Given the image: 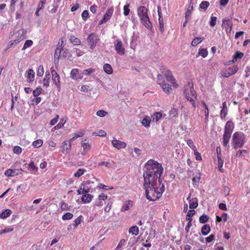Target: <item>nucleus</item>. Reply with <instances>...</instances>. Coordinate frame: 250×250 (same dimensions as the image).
Returning a JSON list of instances; mask_svg holds the SVG:
<instances>
[{
	"label": "nucleus",
	"mask_w": 250,
	"mask_h": 250,
	"mask_svg": "<svg viewBox=\"0 0 250 250\" xmlns=\"http://www.w3.org/2000/svg\"><path fill=\"white\" fill-rule=\"evenodd\" d=\"M144 171V187L146 197L149 201H155L161 197L165 190L160 177L163 168L161 164L151 159L145 164Z\"/></svg>",
	"instance_id": "nucleus-1"
},
{
	"label": "nucleus",
	"mask_w": 250,
	"mask_h": 250,
	"mask_svg": "<svg viewBox=\"0 0 250 250\" xmlns=\"http://www.w3.org/2000/svg\"><path fill=\"white\" fill-rule=\"evenodd\" d=\"M137 15L142 24L147 29H151L152 26L148 15L147 9L144 6L139 7L137 9Z\"/></svg>",
	"instance_id": "nucleus-2"
},
{
	"label": "nucleus",
	"mask_w": 250,
	"mask_h": 250,
	"mask_svg": "<svg viewBox=\"0 0 250 250\" xmlns=\"http://www.w3.org/2000/svg\"><path fill=\"white\" fill-rule=\"evenodd\" d=\"M184 93L187 100L190 102L192 106L196 107L195 99L197 98V95L193 89V85L192 83H188L184 87Z\"/></svg>",
	"instance_id": "nucleus-3"
},
{
	"label": "nucleus",
	"mask_w": 250,
	"mask_h": 250,
	"mask_svg": "<svg viewBox=\"0 0 250 250\" xmlns=\"http://www.w3.org/2000/svg\"><path fill=\"white\" fill-rule=\"evenodd\" d=\"M246 141L245 134L242 132H235L232 135L231 145L235 149L241 148Z\"/></svg>",
	"instance_id": "nucleus-4"
},
{
	"label": "nucleus",
	"mask_w": 250,
	"mask_h": 250,
	"mask_svg": "<svg viewBox=\"0 0 250 250\" xmlns=\"http://www.w3.org/2000/svg\"><path fill=\"white\" fill-rule=\"evenodd\" d=\"M100 38L95 33H91L87 37V42L89 48L93 50L96 46L97 43L100 41Z\"/></svg>",
	"instance_id": "nucleus-5"
},
{
	"label": "nucleus",
	"mask_w": 250,
	"mask_h": 250,
	"mask_svg": "<svg viewBox=\"0 0 250 250\" xmlns=\"http://www.w3.org/2000/svg\"><path fill=\"white\" fill-rule=\"evenodd\" d=\"M113 43L115 50L117 54L121 56L124 55L125 50L122 41L120 39H117Z\"/></svg>",
	"instance_id": "nucleus-6"
},
{
	"label": "nucleus",
	"mask_w": 250,
	"mask_h": 250,
	"mask_svg": "<svg viewBox=\"0 0 250 250\" xmlns=\"http://www.w3.org/2000/svg\"><path fill=\"white\" fill-rule=\"evenodd\" d=\"M238 70V67L237 65H234L229 67L227 69H224L221 72V75L225 77L228 78L229 76L235 74Z\"/></svg>",
	"instance_id": "nucleus-7"
},
{
	"label": "nucleus",
	"mask_w": 250,
	"mask_h": 250,
	"mask_svg": "<svg viewBox=\"0 0 250 250\" xmlns=\"http://www.w3.org/2000/svg\"><path fill=\"white\" fill-rule=\"evenodd\" d=\"M70 77L75 81L82 80L83 78L82 71L77 68L72 69L70 71Z\"/></svg>",
	"instance_id": "nucleus-8"
},
{
	"label": "nucleus",
	"mask_w": 250,
	"mask_h": 250,
	"mask_svg": "<svg viewBox=\"0 0 250 250\" xmlns=\"http://www.w3.org/2000/svg\"><path fill=\"white\" fill-rule=\"evenodd\" d=\"M18 34L20 37H18V39L11 41L8 45V48L11 47L13 45H17L25 38L24 36V32L23 29L19 30Z\"/></svg>",
	"instance_id": "nucleus-9"
},
{
	"label": "nucleus",
	"mask_w": 250,
	"mask_h": 250,
	"mask_svg": "<svg viewBox=\"0 0 250 250\" xmlns=\"http://www.w3.org/2000/svg\"><path fill=\"white\" fill-rule=\"evenodd\" d=\"M222 26L226 30V32L230 33L232 27V22L230 19H223Z\"/></svg>",
	"instance_id": "nucleus-10"
},
{
	"label": "nucleus",
	"mask_w": 250,
	"mask_h": 250,
	"mask_svg": "<svg viewBox=\"0 0 250 250\" xmlns=\"http://www.w3.org/2000/svg\"><path fill=\"white\" fill-rule=\"evenodd\" d=\"M23 171L22 168L20 169H8L5 172L4 175L7 177H14L17 176Z\"/></svg>",
	"instance_id": "nucleus-11"
},
{
	"label": "nucleus",
	"mask_w": 250,
	"mask_h": 250,
	"mask_svg": "<svg viewBox=\"0 0 250 250\" xmlns=\"http://www.w3.org/2000/svg\"><path fill=\"white\" fill-rule=\"evenodd\" d=\"M163 75L166 78L167 81L171 83L174 87H177V84L176 83L175 79L174 77L172 75V73L170 71L167 70L163 71Z\"/></svg>",
	"instance_id": "nucleus-12"
},
{
	"label": "nucleus",
	"mask_w": 250,
	"mask_h": 250,
	"mask_svg": "<svg viewBox=\"0 0 250 250\" xmlns=\"http://www.w3.org/2000/svg\"><path fill=\"white\" fill-rule=\"evenodd\" d=\"M72 141H64L62 144V152L63 154H67L69 153L71 149V142Z\"/></svg>",
	"instance_id": "nucleus-13"
},
{
	"label": "nucleus",
	"mask_w": 250,
	"mask_h": 250,
	"mask_svg": "<svg viewBox=\"0 0 250 250\" xmlns=\"http://www.w3.org/2000/svg\"><path fill=\"white\" fill-rule=\"evenodd\" d=\"M51 72L52 74V80L54 83L58 87H60V76L57 72L52 67L51 68Z\"/></svg>",
	"instance_id": "nucleus-14"
},
{
	"label": "nucleus",
	"mask_w": 250,
	"mask_h": 250,
	"mask_svg": "<svg viewBox=\"0 0 250 250\" xmlns=\"http://www.w3.org/2000/svg\"><path fill=\"white\" fill-rule=\"evenodd\" d=\"M24 76L26 78L27 83H32L34 81L35 72L32 69H29L27 70L25 73Z\"/></svg>",
	"instance_id": "nucleus-15"
},
{
	"label": "nucleus",
	"mask_w": 250,
	"mask_h": 250,
	"mask_svg": "<svg viewBox=\"0 0 250 250\" xmlns=\"http://www.w3.org/2000/svg\"><path fill=\"white\" fill-rule=\"evenodd\" d=\"M111 143L113 146L118 149L125 148L126 146V144L125 142L117 140L116 139H114Z\"/></svg>",
	"instance_id": "nucleus-16"
},
{
	"label": "nucleus",
	"mask_w": 250,
	"mask_h": 250,
	"mask_svg": "<svg viewBox=\"0 0 250 250\" xmlns=\"http://www.w3.org/2000/svg\"><path fill=\"white\" fill-rule=\"evenodd\" d=\"M92 183L90 180L83 181L80 185L81 189H82L84 193H88L90 191V188L88 185Z\"/></svg>",
	"instance_id": "nucleus-17"
},
{
	"label": "nucleus",
	"mask_w": 250,
	"mask_h": 250,
	"mask_svg": "<svg viewBox=\"0 0 250 250\" xmlns=\"http://www.w3.org/2000/svg\"><path fill=\"white\" fill-rule=\"evenodd\" d=\"M190 198V195H189L187 198V200H188L189 202V208L193 209L197 208L198 205L197 199L196 198Z\"/></svg>",
	"instance_id": "nucleus-18"
},
{
	"label": "nucleus",
	"mask_w": 250,
	"mask_h": 250,
	"mask_svg": "<svg viewBox=\"0 0 250 250\" xmlns=\"http://www.w3.org/2000/svg\"><path fill=\"white\" fill-rule=\"evenodd\" d=\"M234 129V125L233 123L229 121L227 122L225 127L224 132L229 133L231 134Z\"/></svg>",
	"instance_id": "nucleus-19"
},
{
	"label": "nucleus",
	"mask_w": 250,
	"mask_h": 250,
	"mask_svg": "<svg viewBox=\"0 0 250 250\" xmlns=\"http://www.w3.org/2000/svg\"><path fill=\"white\" fill-rule=\"evenodd\" d=\"M132 202L131 200H128L124 203L121 209V211L122 212H125L128 210L132 207Z\"/></svg>",
	"instance_id": "nucleus-20"
},
{
	"label": "nucleus",
	"mask_w": 250,
	"mask_h": 250,
	"mask_svg": "<svg viewBox=\"0 0 250 250\" xmlns=\"http://www.w3.org/2000/svg\"><path fill=\"white\" fill-rule=\"evenodd\" d=\"M93 198V196L90 194L85 193L82 197V201L84 204L90 203Z\"/></svg>",
	"instance_id": "nucleus-21"
},
{
	"label": "nucleus",
	"mask_w": 250,
	"mask_h": 250,
	"mask_svg": "<svg viewBox=\"0 0 250 250\" xmlns=\"http://www.w3.org/2000/svg\"><path fill=\"white\" fill-rule=\"evenodd\" d=\"M231 134L230 133L224 132L222 141V144L224 146H226L228 145L231 137Z\"/></svg>",
	"instance_id": "nucleus-22"
},
{
	"label": "nucleus",
	"mask_w": 250,
	"mask_h": 250,
	"mask_svg": "<svg viewBox=\"0 0 250 250\" xmlns=\"http://www.w3.org/2000/svg\"><path fill=\"white\" fill-rule=\"evenodd\" d=\"M158 83L166 93H169L171 91L172 88L168 84L166 83L165 82Z\"/></svg>",
	"instance_id": "nucleus-23"
},
{
	"label": "nucleus",
	"mask_w": 250,
	"mask_h": 250,
	"mask_svg": "<svg viewBox=\"0 0 250 250\" xmlns=\"http://www.w3.org/2000/svg\"><path fill=\"white\" fill-rule=\"evenodd\" d=\"M113 11H114L113 7H110L107 10L106 13L104 14L103 18L106 21H107L112 17Z\"/></svg>",
	"instance_id": "nucleus-24"
},
{
	"label": "nucleus",
	"mask_w": 250,
	"mask_h": 250,
	"mask_svg": "<svg viewBox=\"0 0 250 250\" xmlns=\"http://www.w3.org/2000/svg\"><path fill=\"white\" fill-rule=\"evenodd\" d=\"M151 120V118L149 117L146 116L142 120L141 123L146 128L149 127L150 126Z\"/></svg>",
	"instance_id": "nucleus-25"
},
{
	"label": "nucleus",
	"mask_w": 250,
	"mask_h": 250,
	"mask_svg": "<svg viewBox=\"0 0 250 250\" xmlns=\"http://www.w3.org/2000/svg\"><path fill=\"white\" fill-rule=\"evenodd\" d=\"M104 71L108 75H110L113 73V69L111 66L108 63H105L103 66Z\"/></svg>",
	"instance_id": "nucleus-26"
},
{
	"label": "nucleus",
	"mask_w": 250,
	"mask_h": 250,
	"mask_svg": "<svg viewBox=\"0 0 250 250\" xmlns=\"http://www.w3.org/2000/svg\"><path fill=\"white\" fill-rule=\"evenodd\" d=\"M81 145L84 151H88L91 149V145L87 141L86 139L82 142Z\"/></svg>",
	"instance_id": "nucleus-27"
},
{
	"label": "nucleus",
	"mask_w": 250,
	"mask_h": 250,
	"mask_svg": "<svg viewBox=\"0 0 250 250\" xmlns=\"http://www.w3.org/2000/svg\"><path fill=\"white\" fill-rule=\"evenodd\" d=\"M12 213L10 209H6L0 213V218L5 219L9 217Z\"/></svg>",
	"instance_id": "nucleus-28"
},
{
	"label": "nucleus",
	"mask_w": 250,
	"mask_h": 250,
	"mask_svg": "<svg viewBox=\"0 0 250 250\" xmlns=\"http://www.w3.org/2000/svg\"><path fill=\"white\" fill-rule=\"evenodd\" d=\"M210 231V228L208 225H204L201 229V233L203 235H208Z\"/></svg>",
	"instance_id": "nucleus-29"
},
{
	"label": "nucleus",
	"mask_w": 250,
	"mask_h": 250,
	"mask_svg": "<svg viewBox=\"0 0 250 250\" xmlns=\"http://www.w3.org/2000/svg\"><path fill=\"white\" fill-rule=\"evenodd\" d=\"M96 72V69L89 68L82 71V74L83 75L89 76Z\"/></svg>",
	"instance_id": "nucleus-30"
},
{
	"label": "nucleus",
	"mask_w": 250,
	"mask_h": 250,
	"mask_svg": "<svg viewBox=\"0 0 250 250\" xmlns=\"http://www.w3.org/2000/svg\"><path fill=\"white\" fill-rule=\"evenodd\" d=\"M50 74L49 72L46 73L45 76L42 80V84L44 86L48 87L49 85Z\"/></svg>",
	"instance_id": "nucleus-31"
},
{
	"label": "nucleus",
	"mask_w": 250,
	"mask_h": 250,
	"mask_svg": "<svg viewBox=\"0 0 250 250\" xmlns=\"http://www.w3.org/2000/svg\"><path fill=\"white\" fill-rule=\"evenodd\" d=\"M128 232L132 235H137L139 232V228L136 226H132L129 229Z\"/></svg>",
	"instance_id": "nucleus-32"
},
{
	"label": "nucleus",
	"mask_w": 250,
	"mask_h": 250,
	"mask_svg": "<svg viewBox=\"0 0 250 250\" xmlns=\"http://www.w3.org/2000/svg\"><path fill=\"white\" fill-rule=\"evenodd\" d=\"M162 117V113L159 112H157L151 116V118H152V121L156 122H158L160 119H161Z\"/></svg>",
	"instance_id": "nucleus-33"
},
{
	"label": "nucleus",
	"mask_w": 250,
	"mask_h": 250,
	"mask_svg": "<svg viewBox=\"0 0 250 250\" xmlns=\"http://www.w3.org/2000/svg\"><path fill=\"white\" fill-rule=\"evenodd\" d=\"M69 40L70 42L74 45H79L81 43V41L74 35H71Z\"/></svg>",
	"instance_id": "nucleus-34"
},
{
	"label": "nucleus",
	"mask_w": 250,
	"mask_h": 250,
	"mask_svg": "<svg viewBox=\"0 0 250 250\" xmlns=\"http://www.w3.org/2000/svg\"><path fill=\"white\" fill-rule=\"evenodd\" d=\"M195 213V211L194 209H190L188 210L186 216V220L188 222L192 221V216Z\"/></svg>",
	"instance_id": "nucleus-35"
},
{
	"label": "nucleus",
	"mask_w": 250,
	"mask_h": 250,
	"mask_svg": "<svg viewBox=\"0 0 250 250\" xmlns=\"http://www.w3.org/2000/svg\"><path fill=\"white\" fill-rule=\"evenodd\" d=\"M217 158H218V169L219 170L221 171H224V169L223 168V165L224 163V161L222 160L219 154L217 155Z\"/></svg>",
	"instance_id": "nucleus-36"
},
{
	"label": "nucleus",
	"mask_w": 250,
	"mask_h": 250,
	"mask_svg": "<svg viewBox=\"0 0 250 250\" xmlns=\"http://www.w3.org/2000/svg\"><path fill=\"white\" fill-rule=\"evenodd\" d=\"M243 56V53L240 52H236L235 55L233 56L232 62H236L238 60L241 59Z\"/></svg>",
	"instance_id": "nucleus-37"
},
{
	"label": "nucleus",
	"mask_w": 250,
	"mask_h": 250,
	"mask_svg": "<svg viewBox=\"0 0 250 250\" xmlns=\"http://www.w3.org/2000/svg\"><path fill=\"white\" fill-rule=\"evenodd\" d=\"M43 144V141L41 139H38L34 141L32 143V146L35 148H39L41 147Z\"/></svg>",
	"instance_id": "nucleus-38"
},
{
	"label": "nucleus",
	"mask_w": 250,
	"mask_h": 250,
	"mask_svg": "<svg viewBox=\"0 0 250 250\" xmlns=\"http://www.w3.org/2000/svg\"><path fill=\"white\" fill-rule=\"evenodd\" d=\"M203 40V38H195L191 42V45L193 46H196L197 45H198L199 43L201 42Z\"/></svg>",
	"instance_id": "nucleus-39"
},
{
	"label": "nucleus",
	"mask_w": 250,
	"mask_h": 250,
	"mask_svg": "<svg viewBox=\"0 0 250 250\" xmlns=\"http://www.w3.org/2000/svg\"><path fill=\"white\" fill-rule=\"evenodd\" d=\"M208 219L209 217L208 215L206 214H203L199 218V222L200 223L205 224L208 221Z\"/></svg>",
	"instance_id": "nucleus-40"
},
{
	"label": "nucleus",
	"mask_w": 250,
	"mask_h": 250,
	"mask_svg": "<svg viewBox=\"0 0 250 250\" xmlns=\"http://www.w3.org/2000/svg\"><path fill=\"white\" fill-rule=\"evenodd\" d=\"M73 217L72 213L70 212H66L64 213L62 216V219L63 220H69L71 219Z\"/></svg>",
	"instance_id": "nucleus-41"
},
{
	"label": "nucleus",
	"mask_w": 250,
	"mask_h": 250,
	"mask_svg": "<svg viewBox=\"0 0 250 250\" xmlns=\"http://www.w3.org/2000/svg\"><path fill=\"white\" fill-rule=\"evenodd\" d=\"M82 218L83 216L80 215L75 219L74 221V223L72 224L74 228H77L81 224Z\"/></svg>",
	"instance_id": "nucleus-42"
},
{
	"label": "nucleus",
	"mask_w": 250,
	"mask_h": 250,
	"mask_svg": "<svg viewBox=\"0 0 250 250\" xmlns=\"http://www.w3.org/2000/svg\"><path fill=\"white\" fill-rule=\"evenodd\" d=\"M86 171V170L83 168H79L76 172L74 174V176L77 177H80Z\"/></svg>",
	"instance_id": "nucleus-43"
},
{
	"label": "nucleus",
	"mask_w": 250,
	"mask_h": 250,
	"mask_svg": "<svg viewBox=\"0 0 250 250\" xmlns=\"http://www.w3.org/2000/svg\"><path fill=\"white\" fill-rule=\"evenodd\" d=\"M200 179L201 177L200 176H196L193 177L192 179V182L194 187H197L198 186Z\"/></svg>",
	"instance_id": "nucleus-44"
},
{
	"label": "nucleus",
	"mask_w": 250,
	"mask_h": 250,
	"mask_svg": "<svg viewBox=\"0 0 250 250\" xmlns=\"http://www.w3.org/2000/svg\"><path fill=\"white\" fill-rule=\"evenodd\" d=\"M33 42L32 41L30 40L26 41L21 50H24L27 48L33 45Z\"/></svg>",
	"instance_id": "nucleus-45"
},
{
	"label": "nucleus",
	"mask_w": 250,
	"mask_h": 250,
	"mask_svg": "<svg viewBox=\"0 0 250 250\" xmlns=\"http://www.w3.org/2000/svg\"><path fill=\"white\" fill-rule=\"evenodd\" d=\"M94 136H98L100 137H104L106 135V133L103 130H99L97 132L92 133Z\"/></svg>",
	"instance_id": "nucleus-46"
},
{
	"label": "nucleus",
	"mask_w": 250,
	"mask_h": 250,
	"mask_svg": "<svg viewBox=\"0 0 250 250\" xmlns=\"http://www.w3.org/2000/svg\"><path fill=\"white\" fill-rule=\"evenodd\" d=\"M44 74L43 67L42 65L39 66L37 70V75L39 77H42Z\"/></svg>",
	"instance_id": "nucleus-47"
},
{
	"label": "nucleus",
	"mask_w": 250,
	"mask_h": 250,
	"mask_svg": "<svg viewBox=\"0 0 250 250\" xmlns=\"http://www.w3.org/2000/svg\"><path fill=\"white\" fill-rule=\"evenodd\" d=\"M209 3L207 1H203L200 4L199 7L204 10H206L209 6Z\"/></svg>",
	"instance_id": "nucleus-48"
},
{
	"label": "nucleus",
	"mask_w": 250,
	"mask_h": 250,
	"mask_svg": "<svg viewBox=\"0 0 250 250\" xmlns=\"http://www.w3.org/2000/svg\"><path fill=\"white\" fill-rule=\"evenodd\" d=\"M198 54L205 58L208 56V52L206 49H200L198 52Z\"/></svg>",
	"instance_id": "nucleus-49"
},
{
	"label": "nucleus",
	"mask_w": 250,
	"mask_h": 250,
	"mask_svg": "<svg viewBox=\"0 0 250 250\" xmlns=\"http://www.w3.org/2000/svg\"><path fill=\"white\" fill-rule=\"evenodd\" d=\"M113 203L111 201H108L104 208V211L105 212H108L110 210Z\"/></svg>",
	"instance_id": "nucleus-50"
},
{
	"label": "nucleus",
	"mask_w": 250,
	"mask_h": 250,
	"mask_svg": "<svg viewBox=\"0 0 250 250\" xmlns=\"http://www.w3.org/2000/svg\"><path fill=\"white\" fill-rule=\"evenodd\" d=\"M158 20H159L160 30L161 32H163L165 30L163 18H159Z\"/></svg>",
	"instance_id": "nucleus-51"
},
{
	"label": "nucleus",
	"mask_w": 250,
	"mask_h": 250,
	"mask_svg": "<svg viewBox=\"0 0 250 250\" xmlns=\"http://www.w3.org/2000/svg\"><path fill=\"white\" fill-rule=\"evenodd\" d=\"M42 88L38 87H37L33 91V94L34 97H38L42 91Z\"/></svg>",
	"instance_id": "nucleus-52"
},
{
	"label": "nucleus",
	"mask_w": 250,
	"mask_h": 250,
	"mask_svg": "<svg viewBox=\"0 0 250 250\" xmlns=\"http://www.w3.org/2000/svg\"><path fill=\"white\" fill-rule=\"evenodd\" d=\"M178 115V110L176 108H172L169 111V115L171 117H175Z\"/></svg>",
	"instance_id": "nucleus-53"
},
{
	"label": "nucleus",
	"mask_w": 250,
	"mask_h": 250,
	"mask_svg": "<svg viewBox=\"0 0 250 250\" xmlns=\"http://www.w3.org/2000/svg\"><path fill=\"white\" fill-rule=\"evenodd\" d=\"M151 237L149 236L147 237V239L146 240V242L143 243L142 245L145 247L149 248L151 246V244L150 243V239Z\"/></svg>",
	"instance_id": "nucleus-54"
},
{
	"label": "nucleus",
	"mask_w": 250,
	"mask_h": 250,
	"mask_svg": "<svg viewBox=\"0 0 250 250\" xmlns=\"http://www.w3.org/2000/svg\"><path fill=\"white\" fill-rule=\"evenodd\" d=\"M107 114V112L104 110H98L96 113V115L100 117H104Z\"/></svg>",
	"instance_id": "nucleus-55"
},
{
	"label": "nucleus",
	"mask_w": 250,
	"mask_h": 250,
	"mask_svg": "<svg viewBox=\"0 0 250 250\" xmlns=\"http://www.w3.org/2000/svg\"><path fill=\"white\" fill-rule=\"evenodd\" d=\"M13 229H14L13 228L11 227H8V228H6L4 229H2L0 231V234H2L11 232V231H13Z\"/></svg>",
	"instance_id": "nucleus-56"
},
{
	"label": "nucleus",
	"mask_w": 250,
	"mask_h": 250,
	"mask_svg": "<svg viewBox=\"0 0 250 250\" xmlns=\"http://www.w3.org/2000/svg\"><path fill=\"white\" fill-rule=\"evenodd\" d=\"M13 152L17 154H20L22 152V148L19 146H15L13 148Z\"/></svg>",
	"instance_id": "nucleus-57"
},
{
	"label": "nucleus",
	"mask_w": 250,
	"mask_h": 250,
	"mask_svg": "<svg viewBox=\"0 0 250 250\" xmlns=\"http://www.w3.org/2000/svg\"><path fill=\"white\" fill-rule=\"evenodd\" d=\"M129 4L125 5L124 6V14L125 16H127L129 15L130 9H129Z\"/></svg>",
	"instance_id": "nucleus-58"
},
{
	"label": "nucleus",
	"mask_w": 250,
	"mask_h": 250,
	"mask_svg": "<svg viewBox=\"0 0 250 250\" xmlns=\"http://www.w3.org/2000/svg\"><path fill=\"white\" fill-rule=\"evenodd\" d=\"M202 110L205 113V119L208 121L209 117V110L208 107L206 106V108L203 109Z\"/></svg>",
	"instance_id": "nucleus-59"
},
{
	"label": "nucleus",
	"mask_w": 250,
	"mask_h": 250,
	"mask_svg": "<svg viewBox=\"0 0 250 250\" xmlns=\"http://www.w3.org/2000/svg\"><path fill=\"white\" fill-rule=\"evenodd\" d=\"M192 10H193V5H191V3H190V4L188 8V9L185 13V18H188V16H189L190 15V14H191V11H192Z\"/></svg>",
	"instance_id": "nucleus-60"
},
{
	"label": "nucleus",
	"mask_w": 250,
	"mask_h": 250,
	"mask_svg": "<svg viewBox=\"0 0 250 250\" xmlns=\"http://www.w3.org/2000/svg\"><path fill=\"white\" fill-rule=\"evenodd\" d=\"M84 134V130H81L80 132L79 133H76L74 135V136L70 139L71 141H72L78 137H82Z\"/></svg>",
	"instance_id": "nucleus-61"
},
{
	"label": "nucleus",
	"mask_w": 250,
	"mask_h": 250,
	"mask_svg": "<svg viewBox=\"0 0 250 250\" xmlns=\"http://www.w3.org/2000/svg\"><path fill=\"white\" fill-rule=\"evenodd\" d=\"M89 16V13L87 10H84L82 14V17L83 21H85Z\"/></svg>",
	"instance_id": "nucleus-62"
},
{
	"label": "nucleus",
	"mask_w": 250,
	"mask_h": 250,
	"mask_svg": "<svg viewBox=\"0 0 250 250\" xmlns=\"http://www.w3.org/2000/svg\"><path fill=\"white\" fill-rule=\"evenodd\" d=\"M98 166H104L105 167H106L107 168H109V167H111V164L110 162H109L103 161V162H101L100 163H99Z\"/></svg>",
	"instance_id": "nucleus-63"
},
{
	"label": "nucleus",
	"mask_w": 250,
	"mask_h": 250,
	"mask_svg": "<svg viewBox=\"0 0 250 250\" xmlns=\"http://www.w3.org/2000/svg\"><path fill=\"white\" fill-rule=\"evenodd\" d=\"M125 240L124 239H122L120 240L119 243L118 244L117 247H116V250H118L120 249L122 247H123L125 244Z\"/></svg>",
	"instance_id": "nucleus-64"
}]
</instances>
